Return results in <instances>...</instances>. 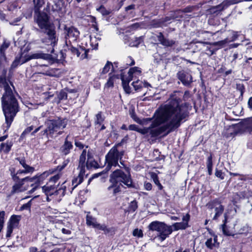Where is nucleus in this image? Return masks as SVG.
<instances>
[{
    "label": "nucleus",
    "mask_w": 252,
    "mask_h": 252,
    "mask_svg": "<svg viewBox=\"0 0 252 252\" xmlns=\"http://www.w3.org/2000/svg\"><path fill=\"white\" fill-rule=\"evenodd\" d=\"M156 114V118L148 127L141 128L136 125H130L128 129L144 135L149 133L151 137H156L166 131L169 133L177 129L186 121L189 112L186 104H181L180 98H175L157 111Z\"/></svg>",
    "instance_id": "f257e3e1"
},
{
    "label": "nucleus",
    "mask_w": 252,
    "mask_h": 252,
    "mask_svg": "<svg viewBox=\"0 0 252 252\" xmlns=\"http://www.w3.org/2000/svg\"><path fill=\"white\" fill-rule=\"evenodd\" d=\"M3 88L4 92L1 98L2 111L5 117V124L3 125L6 131L10 127L14 118L20 110L18 95L13 85L5 77H0V88Z\"/></svg>",
    "instance_id": "f03ea898"
},
{
    "label": "nucleus",
    "mask_w": 252,
    "mask_h": 252,
    "mask_svg": "<svg viewBox=\"0 0 252 252\" xmlns=\"http://www.w3.org/2000/svg\"><path fill=\"white\" fill-rule=\"evenodd\" d=\"M35 13L36 15L34 16V21L46 35V36L41 39V41L44 45L52 47L50 53H52L54 51L53 47L57 44L58 41L54 26L49 21V16L46 13L39 12Z\"/></svg>",
    "instance_id": "7ed1b4c3"
},
{
    "label": "nucleus",
    "mask_w": 252,
    "mask_h": 252,
    "mask_svg": "<svg viewBox=\"0 0 252 252\" xmlns=\"http://www.w3.org/2000/svg\"><path fill=\"white\" fill-rule=\"evenodd\" d=\"M66 119L59 118L57 120H49L45 122L46 128L41 131L42 135L47 138H54L62 133L60 130L63 129L67 124Z\"/></svg>",
    "instance_id": "20e7f679"
},
{
    "label": "nucleus",
    "mask_w": 252,
    "mask_h": 252,
    "mask_svg": "<svg viewBox=\"0 0 252 252\" xmlns=\"http://www.w3.org/2000/svg\"><path fill=\"white\" fill-rule=\"evenodd\" d=\"M40 176L41 175H36L32 178L26 177L19 181H17L15 182V184L12 187L11 192L12 193L22 192L27 190L29 187L32 188L29 191L31 193L34 192L39 186Z\"/></svg>",
    "instance_id": "39448f33"
},
{
    "label": "nucleus",
    "mask_w": 252,
    "mask_h": 252,
    "mask_svg": "<svg viewBox=\"0 0 252 252\" xmlns=\"http://www.w3.org/2000/svg\"><path fill=\"white\" fill-rule=\"evenodd\" d=\"M124 155V151L119 152L115 146L112 147L105 156L106 171H109L112 166L119 165L118 161L121 160Z\"/></svg>",
    "instance_id": "423d86ee"
},
{
    "label": "nucleus",
    "mask_w": 252,
    "mask_h": 252,
    "mask_svg": "<svg viewBox=\"0 0 252 252\" xmlns=\"http://www.w3.org/2000/svg\"><path fill=\"white\" fill-rule=\"evenodd\" d=\"M110 182L112 184L121 185L123 183L128 187L132 186V180L129 174H126L120 169L115 170L110 175Z\"/></svg>",
    "instance_id": "0eeeda50"
},
{
    "label": "nucleus",
    "mask_w": 252,
    "mask_h": 252,
    "mask_svg": "<svg viewBox=\"0 0 252 252\" xmlns=\"http://www.w3.org/2000/svg\"><path fill=\"white\" fill-rule=\"evenodd\" d=\"M61 177V174L58 173L50 178L49 183L46 186L42 187V190L48 194H52L54 191H57V186L54 185Z\"/></svg>",
    "instance_id": "6e6552de"
},
{
    "label": "nucleus",
    "mask_w": 252,
    "mask_h": 252,
    "mask_svg": "<svg viewBox=\"0 0 252 252\" xmlns=\"http://www.w3.org/2000/svg\"><path fill=\"white\" fill-rule=\"evenodd\" d=\"M64 33L65 34V38L66 44H67V40H68L70 43L72 42L76 41L80 34L79 31L73 27L68 28L65 27L64 28Z\"/></svg>",
    "instance_id": "1a4fd4ad"
},
{
    "label": "nucleus",
    "mask_w": 252,
    "mask_h": 252,
    "mask_svg": "<svg viewBox=\"0 0 252 252\" xmlns=\"http://www.w3.org/2000/svg\"><path fill=\"white\" fill-rule=\"evenodd\" d=\"M21 219V216L13 215L11 216L7 226L6 237H10L14 228H16L19 223Z\"/></svg>",
    "instance_id": "9d476101"
},
{
    "label": "nucleus",
    "mask_w": 252,
    "mask_h": 252,
    "mask_svg": "<svg viewBox=\"0 0 252 252\" xmlns=\"http://www.w3.org/2000/svg\"><path fill=\"white\" fill-rule=\"evenodd\" d=\"M238 132L251 133L252 132V117L244 119L238 126Z\"/></svg>",
    "instance_id": "9b49d317"
},
{
    "label": "nucleus",
    "mask_w": 252,
    "mask_h": 252,
    "mask_svg": "<svg viewBox=\"0 0 252 252\" xmlns=\"http://www.w3.org/2000/svg\"><path fill=\"white\" fill-rule=\"evenodd\" d=\"M177 77L185 86H189L192 82V77L191 74L185 70L179 71L177 74Z\"/></svg>",
    "instance_id": "f8f14e48"
},
{
    "label": "nucleus",
    "mask_w": 252,
    "mask_h": 252,
    "mask_svg": "<svg viewBox=\"0 0 252 252\" xmlns=\"http://www.w3.org/2000/svg\"><path fill=\"white\" fill-rule=\"evenodd\" d=\"M86 223L88 226H91L93 227L97 228L99 230H101L105 232L109 231L105 224H100L98 223L96 221V219L90 215L89 214H88L86 216Z\"/></svg>",
    "instance_id": "ddd939ff"
},
{
    "label": "nucleus",
    "mask_w": 252,
    "mask_h": 252,
    "mask_svg": "<svg viewBox=\"0 0 252 252\" xmlns=\"http://www.w3.org/2000/svg\"><path fill=\"white\" fill-rule=\"evenodd\" d=\"M172 231L173 229L171 226H168L163 223L158 232V237L161 241H163L169 236Z\"/></svg>",
    "instance_id": "4468645a"
},
{
    "label": "nucleus",
    "mask_w": 252,
    "mask_h": 252,
    "mask_svg": "<svg viewBox=\"0 0 252 252\" xmlns=\"http://www.w3.org/2000/svg\"><path fill=\"white\" fill-rule=\"evenodd\" d=\"M24 169H19L16 174L12 175V179L15 182L21 180L20 177L23 175L28 173H32L34 170V168L32 166L24 167Z\"/></svg>",
    "instance_id": "2eb2a0df"
},
{
    "label": "nucleus",
    "mask_w": 252,
    "mask_h": 252,
    "mask_svg": "<svg viewBox=\"0 0 252 252\" xmlns=\"http://www.w3.org/2000/svg\"><path fill=\"white\" fill-rule=\"evenodd\" d=\"M189 220V216L187 214L183 217V221L181 222H176L174 223L171 226L173 228L174 231H177L180 229H185L188 226V222Z\"/></svg>",
    "instance_id": "dca6fc26"
},
{
    "label": "nucleus",
    "mask_w": 252,
    "mask_h": 252,
    "mask_svg": "<svg viewBox=\"0 0 252 252\" xmlns=\"http://www.w3.org/2000/svg\"><path fill=\"white\" fill-rule=\"evenodd\" d=\"M157 37L159 43L165 47H172L176 43L173 40L165 38L161 32L159 33Z\"/></svg>",
    "instance_id": "f3484780"
},
{
    "label": "nucleus",
    "mask_w": 252,
    "mask_h": 252,
    "mask_svg": "<svg viewBox=\"0 0 252 252\" xmlns=\"http://www.w3.org/2000/svg\"><path fill=\"white\" fill-rule=\"evenodd\" d=\"M224 217L225 219L224 220L223 223L221 225L223 233L226 236H234V230L235 224H233L232 228H231L230 229H229L227 226L226 225V223L227 222V217L226 214H225Z\"/></svg>",
    "instance_id": "a211bd4d"
},
{
    "label": "nucleus",
    "mask_w": 252,
    "mask_h": 252,
    "mask_svg": "<svg viewBox=\"0 0 252 252\" xmlns=\"http://www.w3.org/2000/svg\"><path fill=\"white\" fill-rule=\"evenodd\" d=\"M68 137V136L66 137L63 144L60 148L61 153L64 155H68L73 148V145L71 142L67 140Z\"/></svg>",
    "instance_id": "6ab92c4d"
},
{
    "label": "nucleus",
    "mask_w": 252,
    "mask_h": 252,
    "mask_svg": "<svg viewBox=\"0 0 252 252\" xmlns=\"http://www.w3.org/2000/svg\"><path fill=\"white\" fill-rule=\"evenodd\" d=\"M205 245L210 249L219 247V243L218 242L217 236L214 235L213 237L208 238L205 242Z\"/></svg>",
    "instance_id": "aec40b11"
},
{
    "label": "nucleus",
    "mask_w": 252,
    "mask_h": 252,
    "mask_svg": "<svg viewBox=\"0 0 252 252\" xmlns=\"http://www.w3.org/2000/svg\"><path fill=\"white\" fill-rule=\"evenodd\" d=\"M26 56H23V54H21L20 56H17L13 62L11 67L13 69L16 68L18 65H21L27 62Z\"/></svg>",
    "instance_id": "412c9836"
},
{
    "label": "nucleus",
    "mask_w": 252,
    "mask_h": 252,
    "mask_svg": "<svg viewBox=\"0 0 252 252\" xmlns=\"http://www.w3.org/2000/svg\"><path fill=\"white\" fill-rule=\"evenodd\" d=\"M70 50L72 53L76 54L77 57H79L80 54H82L81 58L85 59L87 58L88 52L89 49H85L82 47H80L79 48L72 47Z\"/></svg>",
    "instance_id": "4be33fe9"
},
{
    "label": "nucleus",
    "mask_w": 252,
    "mask_h": 252,
    "mask_svg": "<svg viewBox=\"0 0 252 252\" xmlns=\"http://www.w3.org/2000/svg\"><path fill=\"white\" fill-rule=\"evenodd\" d=\"M28 62L33 59H43L48 60L50 59L51 55L48 54H44L41 52L36 53L31 55H26Z\"/></svg>",
    "instance_id": "5701e85b"
},
{
    "label": "nucleus",
    "mask_w": 252,
    "mask_h": 252,
    "mask_svg": "<svg viewBox=\"0 0 252 252\" xmlns=\"http://www.w3.org/2000/svg\"><path fill=\"white\" fill-rule=\"evenodd\" d=\"M121 80L125 91L126 93L129 94L130 93V88L129 86V83L132 80L131 77H125L124 75H121Z\"/></svg>",
    "instance_id": "b1692460"
},
{
    "label": "nucleus",
    "mask_w": 252,
    "mask_h": 252,
    "mask_svg": "<svg viewBox=\"0 0 252 252\" xmlns=\"http://www.w3.org/2000/svg\"><path fill=\"white\" fill-rule=\"evenodd\" d=\"M13 145L12 141H6V143H1L0 145V152H3L4 153H8L11 150Z\"/></svg>",
    "instance_id": "393cba45"
},
{
    "label": "nucleus",
    "mask_w": 252,
    "mask_h": 252,
    "mask_svg": "<svg viewBox=\"0 0 252 252\" xmlns=\"http://www.w3.org/2000/svg\"><path fill=\"white\" fill-rule=\"evenodd\" d=\"M81 173V172L79 171L78 176L72 180V185L73 186L72 189L75 188L78 185L83 182L84 177L85 175V173L83 172V173Z\"/></svg>",
    "instance_id": "a878e982"
},
{
    "label": "nucleus",
    "mask_w": 252,
    "mask_h": 252,
    "mask_svg": "<svg viewBox=\"0 0 252 252\" xmlns=\"http://www.w3.org/2000/svg\"><path fill=\"white\" fill-rule=\"evenodd\" d=\"M132 85L133 88H134L135 90L137 92L140 91L141 90L143 89V88H146L148 86L150 85L148 83H143L142 81H140L138 80L133 82L132 83Z\"/></svg>",
    "instance_id": "bb28decb"
},
{
    "label": "nucleus",
    "mask_w": 252,
    "mask_h": 252,
    "mask_svg": "<svg viewBox=\"0 0 252 252\" xmlns=\"http://www.w3.org/2000/svg\"><path fill=\"white\" fill-rule=\"evenodd\" d=\"M86 157H83V156H80L79 158V165L77 168V169L79 170V171L81 172V174L83 173V172L85 173V168H86Z\"/></svg>",
    "instance_id": "cd10ccee"
},
{
    "label": "nucleus",
    "mask_w": 252,
    "mask_h": 252,
    "mask_svg": "<svg viewBox=\"0 0 252 252\" xmlns=\"http://www.w3.org/2000/svg\"><path fill=\"white\" fill-rule=\"evenodd\" d=\"M223 208L222 206H219L218 207H212L211 210L212 213H215V215L213 217L214 220H217L218 217H219L222 213L223 211Z\"/></svg>",
    "instance_id": "c85d7f7f"
},
{
    "label": "nucleus",
    "mask_w": 252,
    "mask_h": 252,
    "mask_svg": "<svg viewBox=\"0 0 252 252\" xmlns=\"http://www.w3.org/2000/svg\"><path fill=\"white\" fill-rule=\"evenodd\" d=\"M141 72V71L138 67H131L128 72V76L127 77H131L132 80L133 77H136L137 75H139Z\"/></svg>",
    "instance_id": "c756f323"
},
{
    "label": "nucleus",
    "mask_w": 252,
    "mask_h": 252,
    "mask_svg": "<svg viewBox=\"0 0 252 252\" xmlns=\"http://www.w3.org/2000/svg\"><path fill=\"white\" fill-rule=\"evenodd\" d=\"M163 223H164L158 221H153L149 224V228L150 230L152 231H157L158 232Z\"/></svg>",
    "instance_id": "7c9ffc66"
},
{
    "label": "nucleus",
    "mask_w": 252,
    "mask_h": 252,
    "mask_svg": "<svg viewBox=\"0 0 252 252\" xmlns=\"http://www.w3.org/2000/svg\"><path fill=\"white\" fill-rule=\"evenodd\" d=\"M86 167L88 169L93 167L97 168V163L93 158L88 157V160L86 162Z\"/></svg>",
    "instance_id": "2f4dec72"
},
{
    "label": "nucleus",
    "mask_w": 252,
    "mask_h": 252,
    "mask_svg": "<svg viewBox=\"0 0 252 252\" xmlns=\"http://www.w3.org/2000/svg\"><path fill=\"white\" fill-rule=\"evenodd\" d=\"M100 40V38L99 37L96 38L94 36L93 37L92 35L90 36V45L93 49H97L98 44V40Z\"/></svg>",
    "instance_id": "473e14b6"
},
{
    "label": "nucleus",
    "mask_w": 252,
    "mask_h": 252,
    "mask_svg": "<svg viewBox=\"0 0 252 252\" xmlns=\"http://www.w3.org/2000/svg\"><path fill=\"white\" fill-rule=\"evenodd\" d=\"M33 3L34 5V12L37 13L39 12L40 8L43 5L44 1L43 0H33Z\"/></svg>",
    "instance_id": "72a5a7b5"
},
{
    "label": "nucleus",
    "mask_w": 252,
    "mask_h": 252,
    "mask_svg": "<svg viewBox=\"0 0 252 252\" xmlns=\"http://www.w3.org/2000/svg\"><path fill=\"white\" fill-rule=\"evenodd\" d=\"M96 10L103 16L108 15L112 12V10L111 9H107L103 5H101L98 8H97Z\"/></svg>",
    "instance_id": "f704fd0d"
},
{
    "label": "nucleus",
    "mask_w": 252,
    "mask_h": 252,
    "mask_svg": "<svg viewBox=\"0 0 252 252\" xmlns=\"http://www.w3.org/2000/svg\"><path fill=\"white\" fill-rule=\"evenodd\" d=\"M143 36L138 37H134L133 40L131 41L129 43L130 46H138L143 41Z\"/></svg>",
    "instance_id": "c9c22d12"
},
{
    "label": "nucleus",
    "mask_w": 252,
    "mask_h": 252,
    "mask_svg": "<svg viewBox=\"0 0 252 252\" xmlns=\"http://www.w3.org/2000/svg\"><path fill=\"white\" fill-rule=\"evenodd\" d=\"M118 184H112L111 186L108 188V190L111 191L113 189V194L116 195L117 193L120 191V186Z\"/></svg>",
    "instance_id": "e433bc0d"
},
{
    "label": "nucleus",
    "mask_w": 252,
    "mask_h": 252,
    "mask_svg": "<svg viewBox=\"0 0 252 252\" xmlns=\"http://www.w3.org/2000/svg\"><path fill=\"white\" fill-rule=\"evenodd\" d=\"M111 68H112V71H114L113 69V65L112 63L108 61L103 68L101 73L102 74H106L109 71Z\"/></svg>",
    "instance_id": "4c0bfd02"
},
{
    "label": "nucleus",
    "mask_w": 252,
    "mask_h": 252,
    "mask_svg": "<svg viewBox=\"0 0 252 252\" xmlns=\"http://www.w3.org/2000/svg\"><path fill=\"white\" fill-rule=\"evenodd\" d=\"M118 79L119 77L118 76H116L115 75H113L112 76H110L107 82V83L105 84V87L109 88V87H112L113 86L114 84V80L115 79Z\"/></svg>",
    "instance_id": "58836bf2"
},
{
    "label": "nucleus",
    "mask_w": 252,
    "mask_h": 252,
    "mask_svg": "<svg viewBox=\"0 0 252 252\" xmlns=\"http://www.w3.org/2000/svg\"><path fill=\"white\" fill-rule=\"evenodd\" d=\"M229 42L230 41L228 40V39L227 38H226L224 40L213 42L212 44L214 46H218L220 47H222Z\"/></svg>",
    "instance_id": "ea45409f"
},
{
    "label": "nucleus",
    "mask_w": 252,
    "mask_h": 252,
    "mask_svg": "<svg viewBox=\"0 0 252 252\" xmlns=\"http://www.w3.org/2000/svg\"><path fill=\"white\" fill-rule=\"evenodd\" d=\"M224 2H223L221 5H219L215 7H212L210 10L211 13H215L217 12H220L224 9V7L222 5L224 4Z\"/></svg>",
    "instance_id": "a19ab883"
},
{
    "label": "nucleus",
    "mask_w": 252,
    "mask_h": 252,
    "mask_svg": "<svg viewBox=\"0 0 252 252\" xmlns=\"http://www.w3.org/2000/svg\"><path fill=\"white\" fill-rule=\"evenodd\" d=\"M132 235L134 237H136L138 238H142L143 236V231L141 229L135 228L134 229L132 232Z\"/></svg>",
    "instance_id": "79ce46f5"
},
{
    "label": "nucleus",
    "mask_w": 252,
    "mask_h": 252,
    "mask_svg": "<svg viewBox=\"0 0 252 252\" xmlns=\"http://www.w3.org/2000/svg\"><path fill=\"white\" fill-rule=\"evenodd\" d=\"M9 45V42H4L3 43L0 47V53L1 55L4 54L5 50L8 48Z\"/></svg>",
    "instance_id": "37998d69"
},
{
    "label": "nucleus",
    "mask_w": 252,
    "mask_h": 252,
    "mask_svg": "<svg viewBox=\"0 0 252 252\" xmlns=\"http://www.w3.org/2000/svg\"><path fill=\"white\" fill-rule=\"evenodd\" d=\"M96 120L95 121V123L96 124L100 125L102 122L104 121L103 118L102 117L101 112L98 113L96 115Z\"/></svg>",
    "instance_id": "c03bdc74"
},
{
    "label": "nucleus",
    "mask_w": 252,
    "mask_h": 252,
    "mask_svg": "<svg viewBox=\"0 0 252 252\" xmlns=\"http://www.w3.org/2000/svg\"><path fill=\"white\" fill-rule=\"evenodd\" d=\"M16 160H17L20 164L23 166V167H29L30 166L26 164V160L24 158H16Z\"/></svg>",
    "instance_id": "a18cd8bd"
},
{
    "label": "nucleus",
    "mask_w": 252,
    "mask_h": 252,
    "mask_svg": "<svg viewBox=\"0 0 252 252\" xmlns=\"http://www.w3.org/2000/svg\"><path fill=\"white\" fill-rule=\"evenodd\" d=\"M58 98L60 100L66 99L67 98V94L64 91L60 92L58 95Z\"/></svg>",
    "instance_id": "49530a36"
},
{
    "label": "nucleus",
    "mask_w": 252,
    "mask_h": 252,
    "mask_svg": "<svg viewBox=\"0 0 252 252\" xmlns=\"http://www.w3.org/2000/svg\"><path fill=\"white\" fill-rule=\"evenodd\" d=\"M33 128V126H29L27 128H26L25 130L23 132V133H22V136H25L26 134L29 133Z\"/></svg>",
    "instance_id": "de8ad7c7"
},
{
    "label": "nucleus",
    "mask_w": 252,
    "mask_h": 252,
    "mask_svg": "<svg viewBox=\"0 0 252 252\" xmlns=\"http://www.w3.org/2000/svg\"><path fill=\"white\" fill-rule=\"evenodd\" d=\"M215 175L217 177H219V178H220L221 179H224V174L220 170H216V171L215 172Z\"/></svg>",
    "instance_id": "09e8293b"
},
{
    "label": "nucleus",
    "mask_w": 252,
    "mask_h": 252,
    "mask_svg": "<svg viewBox=\"0 0 252 252\" xmlns=\"http://www.w3.org/2000/svg\"><path fill=\"white\" fill-rule=\"evenodd\" d=\"M207 168H212L213 167V163L211 156H210L208 158L207 161Z\"/></svg>",
    "instance_id": "8fccbe9b"
},
{
    "label": "nucleus",
    "mask_w": 252,
    "mask_h": 252,
    "mask_svg": "<svg viewBox=\"0 0 252 252\" xmlns=\"http://www.w3.org/2000/svg\"><path fill=\"white\" fill-rule=\"evenodd\" d=\"M75 145L80 149H82L84 147V145H83L81 142L76 140L75 141Z\"/></svg>",
    "instance_id": "3c124183"
},
{
    "label": "nucleus",
    "mask_w": 252,
    "mask_h": 252,
    "mask_svg": "<svg viewBox=\"0 0 252 252\" xmlns=\"http://www.w3.org/2000/svg\"><path fill=\"white\" fill-rule=\"evenodd\" d=\"M30 207V206H21L19 209H17V210L21 211L24 210H27L29 212H30L31 209Z\"/></svg>",
    "instance_id": "603ef678"
},
{
    "label": "nucleus",
    "mask_w": 252,
    "mask_h": 252,
    "mask_svg": "<svg viewBox=\"0 0 252 252\" xmlns=\"http://www.w3.org/2000/svg\"><path fill=\"white\" fill-rule=\"evenodd\" d=\"M144 186V188L147 190H150L152 189V186L150 183L145 182Z\"/></svg>",
    "instance_id": "864d4df0"
},
{
    "label": "nucleus",
    "mask_w": 252,
    "mask_h": 252,
    "mask_svg": "<svg viewBox=\"0 0 252 252\" xmlns=\"http://www.w3.org/2000/svg\"><path fill=\"white\" fill-rule=\"evenodd\" d=\"M152 120V118H146V119H143V122L142 121L139 120H135V121L137 123H139L140 124H144L145 122L151 121Z\"/></svg>",
    "instance_id": "5fc2aeb1"
},
{
    "label": "nucleus",
    "mask_w": 252,
    "mask_h": 252,
    "mask_svg": "<svg viewBox=\"0 0 252 252\" xmlns=\"http://www.w3.org/2000/svg\"><path fill=\"white\" fill-rule=\"evenodd\" d=\"M237 88L241 92V94H242L245 90L244 86L242 84H238Z\"/></svg>",
    "instance_id": "6e6d98bb"
},
{
    "label": "nucleus",
    "mask_w": 252,
    "mask_h": 252,
    "mask_svg": "<svg viewBox=\"0 0 252 252\" xmlns=\"http://www.w3.org/2000/svg\"><path fill=\"white\" fill-rule=\"evenodd\" d=\"M152 178H153V181L154 182L155 184L156 185H158L159 183V181L158 180L157 175H153Z\"/></svg>",
    "instance_id": "4d7b16f0"
},
{
    "label": "nucleus",
    "mask_w": 252,
    "mask_h": 252,
    "mask_svg": "<svg viewBox=\"0 0 252 252\" xmlns=\"http://www.w3.org/2000/svg\"><path fill=\"white\" fill-rule=\"evenodd\" d=\"M175 252H190V250L189 249H186L183 250V248H180L177 250H176Z\"/></svg>",
    "instance_id": "13d9d810"
},
{
    "label": "nucleus",
    "mask_w": 252,
    "mask_h": 252,
    "mask_svg": "<svg viewBox=\"0 0 252 252\" xmlns=\"http://www.w3.org/2000/svg\"><path fill=\"white\" fill-rule=\"evenodd\" d=\"M248 107L251 110H252V96L250 97L249 98L248 101Z\"/></svg>",
    "instance_id": "bf43d9fd"
},
{
    "label": "nucleus",
    "mask_w": 252,
    "mask_h": 252,
    "mask_svg": "<svg viewBox=\"0 0 252 252\" xmlns=\"http://www.w3.org/2000/svg\"><path fill=\"white\" fill-rule=\"evenodd\" d=\"M189 97H190V94H189V92L186 91L185 92V94H184V97H183L184 100H185V101L187 100L188 99V98Z\"/></svg>",
    "instance_id": "052dcab7"
},
{
    "label": "nucleus",
    "mask_w": 252,
    "mask_h": 252,
    "mask_svg": "<svg viewBox=\"0 0 252 252\" xmlns=\"http://www.w3.org/2000/svg\"><path fill=\"white\" fill-rule=\"evenodd\" d=\"M193 10V7H188L185 8L183 11L185 13L187 12H191Z\"/></svg>",
    "instance_id": "680f3d73"
},
{
    "label": "nucleus",
    "mask_w": 252,
    "mask_h": 252,
    "mask_svg": "<svg viewBox=\"0 0 252 252\" xmlns=\"http://www.w3.org/2000/svg\"><path fill=\"white\" fill-rule=\"evenodd\" d=\"M139 27V24L137 23L132 24L130 26V27L131 29H136Z\"/></svg>",
    "instance_id": "e2e57ef3"
},
{
    "label": "nucleus",
    "mask_w": 252,
    "mask_h": 252,
    "mask_svg": "<svg viewBox=\"0 0 252 252\" xmlns=\"http://www.w3.org/2000/svg\"><path fill=\"white\" fill-rule=\"evenodd\" d=\"M135 8L134 4H131L126 7V11H128L130 9H133Z\"/></svg>",
    "instance_id": "0e129e2a"
},
{
    "label": "nucleus",
    "mask_w": 252,
    "mask_h": 252,
    "mask_svg": "<svg viewBox=\"0 0 252 252\" xmlns=\"http://www.w3.org/2000/svg\"><path fill=\"white\" fill-rule=\"evenodd\" d=\"M62 232L63 234H70L71 233V231L69 230H67L65 228H63L62 229Z\"/></svg>",
    "instance_id": "69168bd1"
},
{
    "label": "nucleus",
    "mask_w": 252,
    "mask_h": 252,
    "mask_svg": "<svg viewBox=\"0 0 252 252\" xmlns=\"http://www.w3.org/2000/svg\"><path fill=\"white\" fill-rule=\"evenodd\" d=\"M233 37H232V39L231 40H229L230 42V41H233L235 40V39L237 38V32H233Z\"/></svg>",
    "instance_id": "338daca9"
},
{
    "label": "nucleus",
    "mask_w": 252,
    "mask_h": 252,
    "mask_svg": "<svg viewBox=\"0 0 252 252\" xmlns=\"http://www.w3.org/2000/svg\"><path fill=\"white\" fill-rule=\"evenodd\" d=\"M37 248L35 247H31L30 248V252H36Z\"/></svg>",
    "instance_id": "774afa93"
}]
</instances>
